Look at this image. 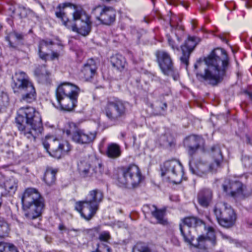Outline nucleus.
Wrapping results in <instances>:
<instances>
[{
	"label": "nucleus",
	"mask_w": 252,
	"mask_h": 252,
	"mask_svg": "<svg viewBox=\"0 0 252 252\" xmlns=\"http://www.w3.org/2000/svg\"><path fill=\"white\" fill-rule=\"evenodd\" d=\"M66 229L65 226L63 224H60L59 225V229L61 231L64 230Z\"/></svg>",
	"instance_id": "nucleus-49"
},
{
	"label": "nucleus",
	"mask_w": 252,
	"mask_h": 252,
	"mask_svg": "<svg viewBox=\"0 0 252 252\" xmlns=\"http://www.w3.org/2000/svg\"><path fill=\"white\" fill-rule=\"evenodd\" d=\"M223 190L233 197L243 198L246 196V187L240 182L225 181Z\"/></svg>",
	"instance_id": "nucleus-15"
},
{
	"label": "nucleus",
	"mask_w": 252,
	"mask_h": 252,
	"mask_svg": "<svg viewBox=\"0 0 252 252\" xmlns=\"http://www.w3.org/2000/svg\"><path fill=\"white\" fill-rule=\"evenodd\" d=\"M139 252H152L151 249L146 246H142L139 249Z\"/></svg>",
	"instance_id": "nucleus-44"
},
{
	"label": "nucleus",
	"mask_w": 252,
	"mask_h": 252,
	"mask_svg": "<svg viewBox=\"0 0 252 252\" xmlns=\"http://www.w3.org/2000/svg\"><path fill=\"white\" fill-rule=\"evenodd\" d=\"M185 48H182V56L180 58L181 62L188 66L189 64V60L191 52L187 51Z\"/></svg>",
	"instance_id": "nucleus-38"
},
{
	"label": "nucleus",
	"mask_w": 252,
	"mask_h": 252,
	"mask_svg": "<svg viewBox=\"0 0 252 252\" xmlns=\"http://www.w3.org/2000/svg\"><path fill=\"white\" fill-rule=\"evenodd\" d=\"M66 7H69L75 10L73 14V19L74 21L78 20L81 21V24L79 27L73 26L72 30L83 36L89 34L91 29L92 22L90 21L89 16L81 6L75 5L70 2L60 4L57 8L58 11L55 13L56 17L61 19L63 25L67 26V23L69 21L66 18L65 14L62 11Z\"/></svg>",
	"instance_id": "nucleus-3"
},
{
	"label": "nucleus",
	"mask_w": 252,
	"mask_h": 252,
	"mask_svg": "<svg viewBox=\"0 0 252 252\" xmlns=\"http://www.w3.org/2000/svg\"><path fill=\"white\" fill-rule=\"evenodd\" d=\"M12 88L14 93L21 94V102L31 103L36 99V93L33 84L23 71L15 73L12 77Z\"/></svg>",
	"instance_id": "nucleus-4"
},
{
	"label": "nucleus",
	"mask_w": 252,
	"mask_h": 252,
	"mask_svg": "<svg viewBox=\"0 0 252 252\" xmlns=\"http://www.w3.org/2000/svg\"><path fill=\"white\" fill-rule=\"evenodd\" d=\"M229 59L225 50L214 49L206 57L199 58L194 64L198 80L215 86L220 83L225 76Z\"/></svg>",
	"instance_id": "nucleus-1"
},
{
	"label": "nucleus",
	"mask_w": 252,
	"mask_h": 252,
	"mask_svg": "<svg viewBox=\"0 0 252 252\" xmlns=\"http://www.w3.org/2000/svg\"><path fill=\"white\" fill-rule=\"evenodd\" d=\"M59 54L57 52H53L51 55V59L54 60L55 59L58 58Z\"/></svg>",
	"instance_id": "nucleus-47"
},
{
	"label": "nucleus",
	"mask_w": 252,
	"mask_h": 252,
	"mask_svg": "<svg viewBox=\"0 0 252 252\" xmlns=\"http://www.w3.org/2000/svg\"><path fill=\"white\" fill-rule=\"evenodd\" d=\"M97 252H111L110 248L107 245H104V249L102 251L97 250Z\"/></svg>",
	"instance_id": "nucleus-46"
},
{
	"label": "nucleus",
	"mask_w": 252,
	"mask_h": 252,
	"mask_svg": "<svg viewBox=\"0 0 252 252\" xmlns=\"http://www.w3.org/2000/svg\"><path fill=\"white\" fill-rule=\"evenodd\" d=\"M42 144L47 152L56 158H60L71 149L67 141H60L52 136H46L42 140Z\"/></svg>",
	"instance_id": "nucleus-10"
},
{
	"label": "nucleus",
	"mask_w": 252,
	"mask_h": 252,
	"mask_svg": "<svg viewBox=\"0 0 252 252\" xmlns=\"http://www.w3.org/2000/svg\"><path fill=\"white\" fill-rule=\"evenodd\" d=\"M72 231H75V232H77L79 230H77V229H71Z\"/></svg>",
	"instance_id": "nucleus-53"
},
{
	"label": "nucleus",
	"mask_w": 252,
	"mask_h": 252,
	"mask_svg": "<svg viewBox=\"0 0 252 252\" xmlns=\"http://www.w3.org/2000/svg\"><path fill=\"white\" fill-rule=\"evenodd\" d=\"M181 5L184 7L186 9H187L189 7V4L187 2L182 1L181 2Z\"/></svg>",
	"instance_id": "nucleus-48"
},
{
	"label": "nucleus",
	"mask_w": 252,
	"mask_h": 252,
	"mask_svg": "<svg viewBox=\"0 0 252 252\" xmlns=\"http://www.w3.org/2000/svg\"><path fill=\"white\" fill-rule=\"evenodd\" d=\"M80 90L74 84L63 82L56 91L57 100L63 110L70 111L76 106Z\"/></svg>",
	"instance_id": "nucleus-6"
},
{
	"label": "nucleus",
	"mask_w": 252,
	"mask_h": 252,
	"mask_svg": "<svg viewBox=\"0 0 252 252\" xmlns=\"http://www.w3.org/2000/svg\"><path fill=\"white\" fill-rule=\"evenodd\" d=\"M144 208H149L151 210V214L152 216L156 219L158 221V223L162 225H167L168 221L164 216L165 215V209H158L155 205L150 206L149 205H146L144 206Z\"/></svg>",
	"instance_id": "nucleus-21"
},
{
	"label": "nucleus",
	"mask_w": 252,
	"mask_h": 252,
	"mask_svg": "<svg viewBox=\"0 0 252 252\" xmlns=\"http://www.w3.org/2000/svg\"><path fill=\"white\" fill-rule=\"evenodd\" d=\"M41 201H44V199L40 193L36 189L32 188L26 189L22 197V205Z\"/></svg>",
	"instance_id": "nucleus-20"
},
{
	"label": "nucleus",
	"mask_w": 252,
	"mask_h": 252,
	"mask_svg": "<svg viewBox=\"0 0 252 252\" xmlns=\"http://www.w3.org/2000/svg\"><path fill=\"white\" fill-rule=\"evenodd\" d=\"M97 69L96 65L94 60H88L82 70L85 77L87 79L92 78L94 75Z\"/></svg>",
	"instance_id": "nucleus-26"
},
{
	"label": "nucleus",
	"mask_w": 252,
	"mask_h": 252,
	"mask_svg": "<svg viewBox=\"0 0 252 252\" xmlns=\"http://www.w3.org/2000/svg\"><path fill=\"white\" fill-rule=\"evenodd\" d=\"M166 108H167V104L166 103H164L163 104V106L162 107V109L163 110H164V109H166Z\"/></svg>",
	"instance_id": "nucleus-52"
},
{
	"label": "nucleus",
	"mask_w": 252,
	"mask_h": 252,
	"mask_svg": "<svg viewBox=\"0 0 252 252\" xmlns=\"http://www.w3.org/2000/svg\"><path fill=\"white\" fill-rule=\"evenodd\" d=\"M103 197L101 190L97 189H92L89 192L84 200L76 203L75 209L85 220H90L98 210Z\"/></svg>",
	"instance_id": "nucleus-5"
},
{
	"label": "nucleus",
	"mask_w": 252,
	"mask_h": 252,
	"mask_svg": "<svg viewBox=\"0 0 252 252\" xmlns=\"http://www.w3.org/2000/svg\"><path fill=\"white\" fill-rule=\"evenodd\" d=\"M94 164L95 166L93 169V176H94L96 179H100L104 172L103 166L97 159L94 161Z\"/></svg>",
	"instance_id": "nucleus-33"
},
{
	"label": "nucleus",
	"mask_w": 252,
	"mask_h": 252,
	"mask_svg": "<svg viewBox=\"0 0 252 252\" xmlns=\"http://www.w3.org/2000/svg\"><path fill=\"white\" fill-rule=\"evenodd\" d=\"M57 171L51 168H47L45 172L43 181L49 186H52L55 183Z\"/></svg>",
	"instance_id": "nucleus-29"
},
{
	"label": "nucleus",
	"mask_w": 252,
	"mask_h": 252,
	"mask_svg": "<svg viewBox=\"0 0 252 252\" xmlns=\"http://www.w3.org/2000/svg\"><path fill=\"white\" fill-rule=\"evenodd\" d=\"M182 224L183 225L186 226L189 228L191 227H197L203 225L204 228H206L204 222L202 220L194 217H189L184 218L182 220Z\"/></svg>",
	"instance_id": "nucleus-27"
},
{
	"label": "nucleus",
	"mask_w": 252,
	"mask_h": 252,
	"mask_svg": "<svg viewBox=\"0 0 252 252\" xmlns=\"http://www.w3.org/2000/svg\"><path fill=\"white\" fill-rule=\"evenodd\" d=\"M53 44V42L51 40H42L40 41L39 45V56L41 59L46 60L48 54L43 52L44 47L48 48L49 46Z\"/></svg>",
	"instance_id": "nucleus-32"
},
{
	"label": "nucleus",
	"mask_w": 252,
	"mask_h": 252,
	"mask_svg": "<svg viewBox=\"0 0 252 252\" xmlns=\"http://www.w3.org/2000/svg\"><path fill=\"white\" fill-rule=\"evenodd\" d=\"M111 63L114 67L120 71H123L126 65L125 58L119 54H116L112 56L111 58Z\"/></svg>",
	"instance_id": "nucleus-24"
},
{
	"label": "nucleus",
	"mask_w": 252,
	"mask_h": 252,
	"mask_svg": "<svg viewBox=\"0 0 252 252\" xmlns=\"http://www.w3.org/2000/svg\"><path fill=\"white\" fill-rule=\"evenodd\" d=\"M212 150L213 152L214 162L208 165L206 162L202 160H198L196 162H190V170L192 173L202 177L209 171L216 170V168L220 166L222 160L220 148L218 146H213Z\"/></svg>",
	"instance_id": "nucleus-8"
},
{
	"label": "nucleus",
	"mask_w": 252,
	"mask_h": 252,
	"mask_svg": "<svg viewBox=\"0 0 252 252\" xmlns=\"http://www.w3.org/2000/svg\"><path fill=\"white\" fill-rule=\"evenodd\" d=\"M92 164L89 160L80 161L78 164V170L80 176L83 178L91 177L93 174L91 172Z\"/></svg>",
	"instance_id": "nucleus-23"
},
{
	"label": "nucleus",
	"mask_w": 252,
	"mask_h": 252,
	"mask_svg": "<svg viewBox=\"0 0 252 252\" xmlns=\"http://www.w3.org/2000/svg\"><path fill=\"white\" fill-rule=\"evenodd\" d=\"M223 203H218L214 209V213L216 217L217 220L220 224V220L222 218L223 207H222Z\"/></svg>",
	"instance_id": "nucleus-37"
},
{
	"label": "nucleus",
	"mask_w": 252,
	"mask_h": 252,
	"mask_svg": "<svg viewBox=\"0 0 252 252\" xmlns=\"http://www.w3.org/2000/svg\"><path fill=\"white\" fill-rule=\"evenodd\" d=\"M106 154L107 156L111 158H117L121 155L120 146L114 143H111L107 145Z\"/></svg>",
	"instance_id": "nucleus-25"
},
{
	"label": "nucleus",
	"mask_w": 252,
	"mask_h": 252,
	"mask_svg": "<svg viewBox=\"0 0 252 252\" xmlns=\"http://www.w3.org/2000/svg\"><path fill=\"white\" fill-rule=\"evenodd\" d=\"M212 191L209 189L201 190L198 195L199 204L202 207H207L212 201Z\"/></svg>",
	"instance_id": "nucleus-22"
},
{
	"label": "nucleus",
	"mask_w": 252,
	"mask_h": 252,
	"mask_svg": "<svg viewBox=\"0 0 252 252\" xmlns=\"http://www.w3.org/2000/svg\"><path fill=\"white\" fill-rule=\"evenodd\" d=\"M200 41V39L199 37L189 36L185 44L181 46V48H185L186 51L191 52Z\"/></svg>",
	"instance_id": "nucleus-30"
},
{
	"label": "nucleus",
	"mask_w": 252,
	"mask_h": 252,
	"mask_svg": "<svg viewBox=\"0 0 252 252\" xmlns=\"http://www.w3.org/2000/svg\"><path fill=\"white\" fill-rule=\"evenodd\" d=\"M15 120L21 134L31 142H35L43 131L41 115L33 107L19 108Z\"/></svg>",
	"instance_id": "nucleus-2"
},
{
	"label": "nucleus",
	"mask_w": 252,
	"mask_h": 252,
	"mask_svg": "<svg viewBox=\"0 0 252 252\" xmlns=\"http://www.w3.org/2000/svg\"><path fill=\"white\" fill-rule=\"evenodd\" d=\"M4 186L8 191H15L17 189V183L14 179H9L5 182Z\"/></svg>",
	"instance_id": "nucleus-36"
},
{
	"label": "nucleus",
	"mask_w": 252,
	"mask_h": 252,
	"mask_svg": "<svg viewBox=\"0 0 252 252\" xmlns=\"http://www.w3.org/2000/svg\"><path fill=\"white\" fill-rule=\"evenodd\" d=\"M23 34L21 33H18L15 32H12L9 34V35L6 37V40L9 42V45L11 47H14L15 46L13 45L11 39L14 38L17 40H21L23 39Z\"/></svg>",
	"instance_id": "nucleus-34"
},
{
	"label": "nucleus",
	"mask_w": 252,
	"mask_h": 252,
	"mask_svg": "<svg viewBox=\"0 0 252 252\" xmlns=\"http://www.w3.org/2000/svg\"><path fill=\"white\" fill-rule=\"evenodd\" d=\"M10 244L5 242H0V252H6Z\"/></svg>",
	"instance_id": "nucleus-42"
},
{
	"label": "nucleus",
	"mask_w": 252,
	"mask_h": 252,
	"mask_svg": "<svg viewBox=\"0 0 252 252\" xmlns=\"http://www.w3.org/2000/svg\"><path fill=\"white\" fill-rule=\"evenodd\" d=\"M156 55L159 66L164 74L169 75L174 72L173 63L170 55L163 50L156 52Z\"/></svg>",
	"instance_id": "nucleus-14"
},
{
	"label": "nucleus",
	"mask_w": 252,
	"mask_h": 252,
	"mask_svg": "<svg viewBox=\"0 0 252 252\" xmlns=\"http://www.w3.org/2000/svg\"><path fill=\"white\" fill-rule=\"evenodd\" d=\"M92 13L103 24L110 25L116 19V12L111 6L99 5L94 7Z\"/></svg>",
	"instance_id": "nucleus-13"
},
{
	"label": "nucleus",
	"mask_w": 252,
	"mask_h": 252,
	"mask_svg": "<svg viewBox=\"0 0 252 252\" xmlns=\"http://www.w3.org/2000/svg\"><path fill=\"white\" fill-rule=\"evenodd\" d=\"M161 176L174 184H179L184 175L183 167L176 160L166 161L161 167Z\"/></svg>",
	"instance_id": "nucleus-11"
},
{
	"label": "nucleus",
	"mask_w": 252,
	"mask_h": 252,
	"mask_svg": "<svg viewBox=\"0 0 252 252\" xmlns=\"http://www.w3.org/2000/svg\"><path fill=\"white\" fill-rule=\"evenodd\" d=\"M168 42L169 46L171 47L173 50H179L178 45L174 43V41L169 35H167Z\"/></svg>",
	"instance_id": "nucleus-41"
},
{
	"label": "nucleus",
	"mask_w": 252,
	"mask_h": 252,
	"mask_svg": "<svg viewBox=\"0 0 252 252\" xmlns=\"http://www.w3.org/2000/svg\"><path fill=\"white\" fill-rule=\"evenodd\" d=\"M68 128L65 130L67 135H71L72 139L76 143L81 144H89L96 138L97 132L95 130H88L78 128L76 125L73 122L68 124Z\"/></svg>",
	"instance_id": "nucleus-12"
},
{
	"label": "nucleus",
	"mask_w": 252,
	"mask_h": 252,
	"mask_svg": "<svg viewBox=\"0 0 252 252\" xmlns=\"http://www.w3.org/2000/svg\"><path fill=\"white\" fill-rule=\"evenodd\" d=\"M6 252H18L16 248L12 244H10Z\"/></svg>",
	"instance_id": "nucleus-43"
},
{
	"label": "nucleus",
	"mask_w": 252,
	"mask_h": 252,
	"mask_svg": "<svg viewBox=\"0 0 252 252\" xmlns=\"http://www.w3.org/2000/svg\"><path fill=\"white\" fill-rule=\"evenodd\" d=\"M111 236L109 232L103 231L101 232L98 236L99 240L101 242H108Z\"/></svg>",
	"instance_id": "nucleus-39"
},
{
	"label": "nucleus",
	"mask_w": 252,
	"mask_h": 252,
	"mask_svg": "<svg viewBox=\"0 0 252 252\" xmlns=\"http://www.w3.org/2000/svg\"><path fill=\"white\" fill-rule=\"evenodd\" d=\"M24 215L29 220H34L39 217L44 208V201H38L29 205H22Z\"/></svg>",
	"instance_id": "nucleus-16"
},
{
	"label": "nucleus",
	"mask_w": 252,
	"mask_h": 252,
	"mask_svg": "<svg viewBox=\"0 0 252 252\" xmlns=\"http://www.w3.org/2000/svg\"><path fill=\"white\" fill-rule=\"evenodd\" d=\"M35 75L42 81L48 82L50 75L44 65L38 66L34 71Z\"/></svg>",
	"instance_id": "nucleus-28"
},
{
	"label": "nucleus",
	"mask_w": 252,
	"mask_h": 252,
	"mask_svg": "<svg viewBox=\"0 0 252 252\" xmlns=\"http://www.w3.org/2000/svg\"><path fill=\"white\" fill-rule=\"evenodd\" d=\"M176 19V17L175 16L172 17L170 21V25L171 28V30L172 31L174 28L175 29H179L181 30H183V28L181 25H179V24H178L177 25L175 26L174 24V19Z\"/></svg>",
	"instance_id": "nucleus-40"
},
{
	"label": "nucleus",
	"mask_w": 252,
	"mask_h": 252,
	"mask_svg": "<svg viewBox=\"0 0 252 252\" xmlns=\"http://www.w3.org/2000/svg\"><path fill=\"white\" fill-rule=\"evenodd\" d=\"M126 103L118 98L109 99L103 105L102 113L112 122L118 121L126 113Z\"/></svg>",
	"instance_id": "nucleus-9"
},
{
	"label": "nucleus",
	"mask_w": 252,
	"mask_h": 252,
	"mask_svg": "<svg viewBox=\"0 0 252 252\" xmlns=\"http://www.w3.org/2000/svg\"><path fill=\"white\" fill-rule=\"evenodd\" d=\"M9 103V97L6 93L0 92V111L5 108Z\"/></svg>",
	"instance_id": "nucleus-35"
},
{
	"label": "nucleus",
	"mask_w": 252,
	"mask_h": 252,
	"mask_svg": "<svg viewBox=\"0 0 252 252\" xmlns=\"http://www.w3.org/2000/svg\"><path fill=\"white\" fill-rule=\"evenodd\" d=\"M180 229L184 241L189 244H192L194 246V244L192 243L193 240V236L191 234L190 228L183 225L182 224H180Z\"/></svg>",
	"instance_id": "nucleus-31"
},
{
	"label": "nucleus",
	"mask_w": 252,
	"mask_h": 252,
	"mask_svg": "<svg viewBox=\"0 0 252 252\" xmlns=\"http://www.w3.org/2000/svg\"><path fill=\"white\" fill-rule=\"evenodd\" d=\"M245 5L248 8L252 7V0H245Z\"/></svg>",
	"instance_id": "nucleus-45"
},
{
	"label": "nucleus",
	"mask_w": 252,
	"mask_h": 252,
	"mask_svg": "<svg viewBox=\"0 0 252 252\" xmlns=\"http://www.w3.org/2000/svg\"><path fill=\"white\" fill-rule=\"evenodd\" d=\"M248 95L250 100L252 101V92L248 93Z\"/></svg>",
	"instance_id": "nucleus-51"
},
{
	"label": "nucleus",
	"mask_w": 252,
	"mask_h": 252,
	"mask_svg": "<svg viewBox=\"0 0 252 252\" xmlns=\"http://www.w3.org/2000/svg\"><path fill=\"white\" fill-rule=\"evenodd\" d=\"M184 143L188 149L189 154L192 156L198 149L203 148L204 141L201 137L193 135L187 137Z\"/></svg>",
	"instance_id": "nucleus-19"
},
{
	"label": "nucleus",
	"mask_w": 252,
	"mask_h": 252,
	"mask_svg": "<svg viewBox=\"0 0 252 252\" xmlns=\"http://www.w3.org/2000/svg\"><path fill=\"white\" fill-rule=\"evenodd\" d=\"M122 175L118 178L120 186L131 188L137 187L142 180V175L138 166L134 164L123 167Z\"/></svg>",
	"instance_id": "nucleus-7"
},
{
	"label": "nucleus",
	"mask_w": 252,
	"mask_h": 252,
	"mask_svg": "<svg viewBox=\"0 0 252 252\" xmlns=\"http://www.w3.org/2000/svg\"><path fill=\"white\" fill-rule=\"evenodd\" d=\"M102 1L104 2H111V1H118L120 0H101Z\"/></svg>",
	"instance_id": "nucleus-50"
},
{
	"label": "nucleus",
	"mask_w": 252,
	"mask_h": 252,
	"mask_svg": "<svg viewBox=\"0 0 252 252\" xmlns=\"http://www.w3.org/2000/svg\"><path fill=\"white\" fill-rule=\"evenodd\" d=\"M207 236H199L197 242L194 244V247L200 249H205L208 247L214 246L216 245V236L215 231L212 227L209 226L206 229Z\"/></svg>",
	"instance_id": "nucleus-17"
},
{
	"label": "nucleus",
	"mask_w": 252,
	"mask_h": 252,
	"mask_svg": "<svg viewBox=\"0 0 252 252\" xmlns=\"http://www.w3.org/2000/svg\"><path fill=\"white\" fill-rule=\"evenodd\" d=\"M222 207V218L220 220V224L225 227L232 226L236 220V215L231 207L226 203H223Z\"/></svg>",
	"instance_id": "nucleus-18"
}]
</instances>
